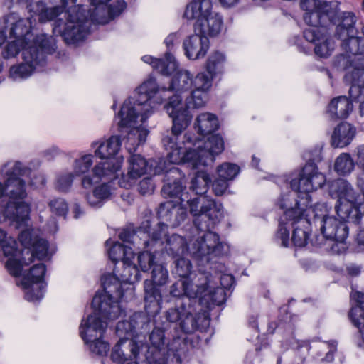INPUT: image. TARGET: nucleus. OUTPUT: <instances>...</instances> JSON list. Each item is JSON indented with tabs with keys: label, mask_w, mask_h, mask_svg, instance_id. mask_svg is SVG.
<instances>
[{
	"label": "nucleus",
	"mask_w": 364,
	"mask_h": 364,
	"mask_svg": "<svg viewBox=\"0 0 364 364\" xmlns=\"http://www.w3.org/2000/svg\"><path fill=\"white\" fill-rule=\"evenodd\" d=\"M355 166V163L348 153H341L335 159L333 169L338 175L346 176L353 171Z\"/></svg>",
	"instance_id": "39"
},
{
	"label": "nucleus",
	"mask_w": 364,
	"mask_h": 364,
	"mask_svg": "<svg viewBox=\"0 0 364 364\" xmlns=\"http://www.w3.org/2000/svg\"><path fill=\"white\" fill-rule=\"evenodd\" d=\"M304 37L314 45L315 54L321 58H327L331 55L335 48V42L328 31L323 32L313 28L304 31Z\"/></svg>",
	"instance_id": "24"
},
{
	"label": "nucleus",
	"mask_w": 364,
	"mask_h": 364,
	"mask_svg": "<svg viewBox=\"0 0 364 364\" xmlns=\"http://www.w3.org/2000/svg\"><path fill=\"white\" fill-rule=\"evenodd\" d=\"M217 172L218 176L231 181L238 175L240 167L235 164L227 162L219 166Z\"/></svg>",
	"instance_id": "47"
},
{
	"label": "nucleus",
	"mask_w": 364,
	"mask_h": 364,
	"mask_svg": "<svg viewBox=\"0 0 364 364\" xmlns=\"http://www.w3.org/2000/svg\"><path fill=\"white\" fill-rule=\"evenodd\" d=\"M210 87L211 79L205 73H198L193 80L189 71L182 70L173 77L168 90L175 93L168 95V102L164 106L173 126L171 134L162 139L170 163L188 164L199 168L212 164L215 156L224 150V141L219 134L210 136L205 142L190 133L181 135L192 119L189 109L205 105Z\"/></svg>",
	"instance_id": "1"
},
{
	"label": "nucleus",
	"mask_w": 364,
	"mask_h": 364,
	"mask_svg": "<svg viewBox=\"0 0 364 364\" xmlns=\"http://www.w3.org/2000/svg\"><path fill=\"white\" fill-rule=\"evenodd\" d=\"M110 0H90V21L98 24H106L115 17L119 16L126 8L123 0H117L109 6Z\"/></svg>",
	"instance_id": "20"
},
{
	"label": "nucleus",
	"mask_w": 364,
	"mask_h": 364,
	"mask_svg": "<svg viewBox=\"0 0 364 364\" xmlns=\"http://www.w3.org/2000/svg\"><path fill=\"white\" fill-rule=\"evenodd\" d=\"M85 198L88 204L91 207L100 208L104 204V202L102 200V199L97 195H96L95 189L92 193L87 194Z\"/></svg>",
	"instance_id": "61"
},
{
	"label": "nucleus",
	"mask_w": 364,
	"mask_h": 364,
	"mask_svg": "<svg viewBox=\"0 0 364 364\" xmlns=\"http://www.w3.org/2000/svg\"><path fill=\"white\" fill-rule=\"evenodd\" d=\"M74 176V173L68 171L60 173L56 178L55 188L60 192L68 191L73 184Z\"/></svg>",
	"instance_id": "51"
},
{
	"label": "nucleus",
	"mask_w": 364,
	"mask_h": 364,
	"mask_svg": "<svg viewBox=\"0 0 364 364\" xmlns=\"http://www.w3.org/2000/svg\"><path fill=\"white\" fill-rule=\"evenodd\" d=\"M150 315L144 312H135L129 318L130 323L134 327V331L146 329L150 323Z\"/></svg>",
	"instance_id": "49"
},
{
	"label": "nucleus",
	"mask_w": 364,
	"mask_h": 364,
	"mask_svg": "<svg viewBox=\"0 0 364 364\" xmlns=\"http://www.w3.org/2000/svg\"><path fill=\"white\" fill-rule=\"evenodd\" d=\"M169 92L165 87H159L151 76L124 101L118 113V127L129 152L146 141L149 132L144 123L154 113L155 105L161 104Z\"/></svg>",
	"instance_id": "3"
},
{
	"label": "nucleus",
	"mask_w": 364,
	"mask_h": 364,
	"mask_svg": "<svg viewBox=\"0 0 364 364\" xmlns=\"http://www.w3.org/2000/svg\"><path fill=\"white\" fill-rule=\"evenodd\" d=\"M184 16L195 19L194 31L201 36H216L223 27V18L217 13L212 12L211 1H204L202 5L191 6L186 9Z\"/></svg>",
	"instance_id": "14"
},
{
	"label": "nucleus",
	"mask_w": 364,
	"mask_h": 364,
	"mask_svg": "<svg viewBox=\"0 0 364 364\" xmlns=\"http://www.w3.org/2000/svg\"><path fill=\"white\" fill-rule=\"evenodd\" d=\"M157 215L163 221L158 223L157 227L152 230L151 242L161 247L162 236L166 235L167 227L176 228L180 225L187 218L188 213L181 202L179 204H174L172 201H167L160 205Z\"/></svg>",
	"instance_id": "15"
},
{
	"label": "nucleus",
	"mask_w": 364,
	"mask_h": 364,
	"mask_svg": "<svg viewBox=\"0 0 364 364\" xmlns=\"http://www.w3.org/2000/svg\"><path fill=\"white\" fill-rule=\"evenodd\" d=\"M301 8L306 12H311L317 9H325L329 8L332 2L323 1L321 0H301Z\"/></svg>",
	"instance_id": "53"
},
{
	"label": "nucleus",
	"mask_w": 364,
	"mask_h": 364,
	"mask_svg": "<svg viewBox=\"0 0 364 364\" xmlns=\"http://www.w3.org/2000/svg\"><path fill=\"white\" fill-rule=\"evenodd\" d=\"M149 239L144 240L143 245L145 248H147L146 251H144L138 255L137 261L143 272L148 271L151 267L156 264H154L155 255L154 254L159 252L158 247L162 248L159 245H154L151 242V233L149 235Z\"/></svg>",
	"instance_id": "36"
},
{
	"label": "nucleus",
	"mask_w": 364,
	"mask_h": 364,
	"mask_svg": "<svg viewBox=\"0 0 364 364\" xmlns=\"http://www.w3.org/2000/svg\"><path fill=\"white\" fill-rule=\"evenodd\" d=\"M194 128L201 136L210 134L218 128V118L211 113H202L196 118Z\"/></svg>",
	"instance_id": "37"
},
{
	"label": "nucleus",
	"mask_w": 364,
	"mask_h": 364,
	"mask_svg": "<svg viewBox=\"0 0 364 364\" xmlns=\"http://www.w3.org/2000/svg\"><path fill=\"white\" fill-rule=\"evenodd\" d=\"M60 3L47 7L43 1H35L26 9L31 16H38L40 22L53 21V33L67 44L84 41L90 32V12L83 5L76 4L77 0H60Z\"/></svg>",
	"instance_id": "4"
},
{
	"label": "nucleus",
	"mask_w": 364,
	"mask_h": 364,
	"mask_svg": "<svg viewBox=\"0 0 364 364\" xmlns=\"http://www.w3.org/2000/svg\"><path fill=\"white\" fill-rule=\"evenodd\" d=\"M350 297L355 301L356 305L351 308L349 317L353 324L358 328L364 341V293L355 291L351 293Z\"/></svg>",
	"instance_id": "34"
},
{
	"label": "nucleus",
	"mask_w": 364,
	"mask_h": 364,
	"mask_svg": "<svg viewBox=\"0 0 364 364\" xmlns=\"http://www.w3.org/2000/svg\"><path fill=\"white\" fill-rule=\"evenodd\" d=\"M121 146V140L118 136H112L106 140L93 141L91 147L95 149V156L106 159L97 163L92 168L93 176H85L82 179V186L90 188L93 183V177L98 179L115 178V174L120 170L123 162L122 157H114Z\"/></svg>",
	"instance_id": "8"
},
{
	"label": "nucleus",
	"mask_w": 364,
	"mask_h": 364,
	"mask_svg": "<svg viewBox=\"0 0 364 364\" xmlns=\"http://www.w3.org/2000/svg\"><path fill=\"white\" fill-rule=\"evenodd\" d=\"M35 45H29L28 43H21V41L13 39L9 42L2 50V56L5 59L15 58L19 53L20 51L23 53V49H30L31 48H39V43L34 42Z\"/></svg>",
	"instance_id": "40"
},
{
	"label": "nucleus",
	"mask_w": 364,
	"mask_h": 364,
	"mask_svg": "<svg viewBox=\"0 0 364 364\" xmlns=\"http://www.w3.org/2000/svg\"><path fill=\"white\" fill-rule=\"evenodd\" d=\"M197 302V300L186 299L176 307L169 309L166 314V321L170 325L178 322L180 328L186 334L207 327L210 322L208 314L196 312L194 306Z\"/></svg>",
	"instance_id": "12"
},
{
	"label": "nucleus",
	"mask_w": 364,
	"mask_h": 364,
	"mask_svg": "<svg viewBox=\"0 0 364 364\" xmlns=\"http://www.w3.org/2000/svg\"><path fill=\"white\" fill-rule=\"evenodd\" d=\"M357 164L363 168L362 172L358 178V186L364 185V145L360 146L357 148L356 151Z\"/></svg>",
	"instance_id": "58"
},
{
	"label": "nucleus",
	"mask_w": 364,
	"mask_h": 364,
	"mask_svg": "<svg viewBox=\"0 0 364 364\" xmlns=\"http://www.w3.org/2000/svg\"><path fill=\"white\" fill-rule=\"evenodd\" d=\"M116 333L124 341L134 334V327L129 321H119L116 326Z\"/></svg>",
	"instance_id": "52"
},
{
	"label": "nucleus",
	"mask_w": 364,
	"mask_h": 364,
	"mask_svg": "<svg viewBox=\"0 0 364 364\" xmlns=\"http://www.w3.org/2000/svg\"><path fill=\"white\" fill-rule=\"evenodd\" d=\"M281 209H285L284 219L279 224V230L275 235V240L281 246L287 247L289 244V232L285 226L284 220L291 222L294 228L291 240L296 247H304L309 238V230L311 225L310 219L302 217L304 213L292 209V200L289 195H282L279 200Z\"/></svg>",
	"instance_id": "9"
},
{
	"label": "nucleus",
	"mask_w": 364,
	"mask_h": 364,
	"mask_svg": "<svg viewBox=\"0 0 364 364\" xmlns=\"http://www.w3.org/2000/svg\"><path fill=\"white\" fill-rule=\"evenodd\" d=\"M341 40V47L353 56L341 55L336 62L346 71L344 80L350 85L349 95L353 100H361L364 96V41L357 34L337 37Z\"/></svg>",
	"instance_id": "7"
},
{
	"label": "nucleus",
	"mask_w": 364,
	"mask_h": 364,
	"mask_svg": "<svg viewBox=\"0 0 364 364\" xmlns=\"http://www.w3.org/2000/svg\"><path fill=\"white\" fill-rule=\"evenodd\" d=\"M326 181V176L318 171L316 164L309 159L301 171L292 173L289 176H282L277 180L279 184L290 187L293 191L304 193L306 200L309 199V193L321 188Z\"/></svg>",
	"instance_id": "13"
},
{
	"label": "nucleus",
	"mask_w": 364,
	"mask_h": 364,
	"mask_svg": "<svg viewBox=\"0 0 364 364\" xmlns=\"http://www.w3.org/2000/svg\"><path fill=\"white\" fill-rule=\"evenodd\" d=\"M353 109V105L346 96H339L331 100L327 107V114L332 120L347 118Z\"/></svg>",
	"instance_id": "32"
},
{
	"label": "nucleus",
	"mask_w": 364,
	"mask_h": 364,
	"mask_svg": "<svg viewBox=\"0 0 364 364\" xmlns=\"http://www.w3.org/2000/svg\"><path fill=\"white\" fill-rule=\"evenodd\" d=\"M46 272V267L43 263L33 265L24 278V284L28 283L38 284L42 282Z\"/></svg>",
	"instance_id": "45"
},
{
	"label": "nucleus",
	"mask_w": 364,
	"mask_h": 364,
	"mask_svg": "<svg viewBox=\"0 0 364 364\" xmlns=\"http://www.w3.org/2000/svg\"><path fill=\"white\" fill-rule=\"evenodd\" d=\"M151 277L154 285H164L168 279V270L162 264H155L151 272Z\"/></svg>",
	"instance_id": "50"
},
{
	"label": "nucleus",
	"mask_w": 364,
	"mask_h": 364,
	"mask_svg": "<svg viewBox=\"0 0 364 364\" xmlns=\"http://www.w3.org/2000/svg\"><path fill=\"white\" fill-rule=\"evenodd\" d=\"M147 364H181L180 358L176 355H173L170 358L164 353L146 355Z\"/></svg>",
	"instance_id": "46"
},
{
	"label": "nucleus",
	"mask_w": 364,
	"mask_h": 364,
	"mask_svg": "<svg viewBox=\"0 0 364 364\" xmlns=\"http://www.w3.org/2000/svg\"><path fill=\"white\" fill-rule=\"evenodd\" d=\"M39 48L23 49L21 63L14 65L9 70V77L21 80L29 77L35 71L40 70L46 63V55L55 51V40L52 36L42 35L37 38Z\"/></svg>",
	"instance_id": "10"
},
{
	"label": "nucleus",
	"mask_w": 364,
	"mask_h": 364,
	"mask_svg": "<svg viewBox=\"0 0 364 364\" xmlns=\"http://www.w3.org/2000/svg\"><path fill=\"white\" fill-rule=\"evenodd\" d=\"M209 47L208 38L196 33L188 36L183 43L186 56L193 60L203 58L209 50Z\"/></svg>",
	"instance_id": "26"
},
{
	"label": "nucleus",
	"mask_w": 364,
	"mask_h": 364,
	"mask_svg": "<svg viewBox=\"0 0 364 364\" xmlns=\"http://www.w3.org/2000/svg\"><path fill=\"white\" fill-rule=\"evenodd\" d=\"M356 133L355 128L348 122H342L335 129L331 136V145L343 148L350 144Z\"/></svg>",
	"instance_id": "33"
},
{
	"label": "nucleus",
	"mask_w": 364,
	"mask_h": 364,
	"mask_svg": "<svg viewBox=\"0 0 364 364\" xmlns=\"http://www.w3.org/2000/svg\"><path fill=\"white\" fill-rule=\"evenodd\" d=\"M312 350V353L314 357L319 358L323 355L325 356L322 358L321 361L331 362L333 360V354L337 350V342L334 340L329 341H313L310 344L309 341H298L296 346V355L303 363L309 353V350Z\"/></svg>",
	"instance_id": "19"
},
{
	"label": "nucleus",
	"mask_w": 364,
	"mask_h": 364,
	"mask_svg": "<svg viewBox=\"0 0 364 364\" xmlns=\"http://www.w3.org/2000/svg\"><path fill=\"white\" fill-rule=\"evenodd\" d=\"M95 191L96 195H97L104 203L110 198L113 193V188L110 182L105 183L97 186L95 188Z\"/></svg>",
	"instance_id": "57"
},
{
	"label": "nucleus",
	"mask_w": 364,
	"mask_h": 364,
	"mask_svg": "<svg viewBox=\"0 0 364 364\" xmlns=\"http://www.w3.org/2000/svg\"><path fill=\"white\" fill-rule=\"evenodd\" d=\"M220 282L221 288L225 289H230L233 285L235 280L234 277L231 274H223L220 277Z\"/></svg>",
	"instance_id": "64"
},
{
	"label": "nucleus",
	"mask_w": 364,
	"mask_h": 364,
	"mask_svg": "<svg viewBox=\"0 0 364 364\" xmlns=\"http://www.w3.org/2000/svg\"><path fill=\"white\" fill-rule=\"evenodd\" d=\"M179 200L181 205L188 208L190 213L195 217L194 229L203 230L210 229L223 217V206L207 196H191L188 192L182 193Z\"/></svg>",
	"instance_id": "11"
},
{
	"label": "nucleus",
	"mask_w": 364,
	"mask_h": 364,
	"mask_svg": "<svg viewBox=\"0 0 364 364\" xmlns=\"http://www.w3.org/2000/svg\"><path fill=\"white\" fill-rule=\"evenodd\" d=\"M147 228L148 226H146L144 228H140L139 230L137 231L136 233L134 234L132 233L128 230H123L119 234V237L121 240L126 242H130V243H135L136 242V239L139 237V235H136V234H141L143 230V234L145 236L146 234V232H149L148 235L151 234L149 231H148Z\"/></svg>",
	"instance_id": "55"
},
{
	"label": "nucleus",
	"mask_w": 364,
	"mask_h": 364,
	"mask_svg": "<svg viewBox=\"0 0 364 364\" xmlns=\"http://www.w3.org/2000/svg\"><path fill=\"white\" fill-rule=\"evenodd\" d=\"M163 242L162 248L158 247L159 251L165 249L168 255H171L173 258L181 257L184 256L185 254L189 252V246H187L186 240L177 234H173L167 237L162 236Z\"/></svg>",
	"instance_id": "30"
},
{
	"label": "nucleus",
	"mask_w": 364,
	"mask_h": 364,
	"mask_svg": "<svg viewBox=\"0 0 364 364\" xmlns=\"http://www.w3.org/2000/svg\"><path fill=\"white\" fill-rule=\"evenodd\" d=\"M94 156L91 154H82L79 158L75 159L73 164V173L75 176H80L87 173L93 164Z\"/></svg>",
	"instance_id": "44"
},
{
	"label": "nucleus",
	"mask_w": 364,
	"mask_h": 364,
	"mask_svg": "<svg viewBox=\"0 0 364 364\" xmlns=\"http://www.w3.org/2000/svg\"><path fill=\"white\" fill-rule=\"evenodd\" d=\"M31 25L32 22L30 18H19L15 14H10L0 19V28L6 30L9 28V38L21 41V43L35 45L36 39L43 34L38 35L33 38L31 33Z\"/></svg>",
	"instance_id": "17"
},
{
	"label": "nucleus",
	"mask_w": 364,
	"mask_h": 364,
	"mask_svg": "<svg viewBox=\"0 0 364 364\" xmlns=\"http://www.w3.org/2000/svg\"><path fill=\"white\" fill-rule=\"evenodd\" d=\"M204 288L199 287V284H193L189 278L179 279L170 287V294L173 297L182 298L177 304L183 302L186 299L196 300L201 294L200 289Z\"/></svg>",
	"instance_id": "28"
},
{
	"label": "nucleus",
	"mask_w": 364,
	"mask_h": 364,
	"mask_svg": "<svg viewBox=\"0 0 364 364\" xmlns=\"http://www.w3.org/2000/svg\"><path fill=\"white\" fill-rule=\"evenodd\" d=\"M341 219L331 216L321 220L320 230L326 239L345 242L349 234V228L345 221L346 219Z\"/></svg>",
	"instance_id": "23"
},
{
	"label": "nucleus",
	"mask_w": 364,
	"mask_h": 364,
	"mask_svg": "<svg viewBox=\"0 0 364 364\" xmlns=\"http://www.w3.org/2000/svg\"><path fill=\"white\" fill-rule=\"evenodd\" d=\"M287 195H289L290 198L292 200V202H295V206L292 207V209L298 210V211H301L304 213L302 217L307 218L311 220V216H313V222L315 224L318 223L320 224L321 220H324V218H327L329 216L328 213V208L326 203H318L315 204L313 207H310L308 208H303L300 207V203L297 200H295V196H291L289 193Z\"/></svg>",
	"instance_id": "35"
},
{
	"label": "nucleus",
	"mask_w": 364,
	"mask_h": 364,
	"mask_svg": "<svg viewBox=\"0 0 364 364\" xmlns=\"http://www.w3.org/2000/svg\"><path fill=\"white\" fill-rule=\"evenodd\" d=\"M49 207L52 213L60 216H65L68 210L67 203L62 198L52 200L49 203Z\"/></svg>",
	"instance_id": "54"
},
{
	"label": "nucleus",
	"mask_w": 364,
	"mask_h": 364,
	"mask_svg": "<svg viewBox=\"0 0 364 364\" xmlns=\"http://www.w3.org/2000/svg\"><path fill=\"white\" fill-rule=\"evenodd\" d=\"M134 257H125L122 267H115L114 275L102 278L104 291L97 294L92 301L94 312L82 319L79 333L90 352L98 355H106L109 349L108 343L102 340L108 323L125 316L120 302L134 297V288L131 284L140 279V272L133 262Z\"/></svg>",
	"instance_id": "2"
},
{
	"label": "nucleus",
	"mask_w": 364,
	"mask_h": 364,
	"mask_svg": "<svg viewBox=\"0 0 364 364\" xmlns=\"http://www.w3.org/2000/svg\"><path fill=\"white\" fill-rule=\"evenodd\" d=\"M39 289H40L38 291V292L36 294L34 293L31 290H28L25 294L26 299L29 301H40L43 296V284H41V286L39 287Z\"/></svg>",
	"instance_id": "63"
},
{
	"label": "nucleus",
	"mask_w": 364,
	"mask_h": 364,
	"mask_svg": "<svg viewBox=\"0 0 364 364\" xmlns=\"http://www.w3.org/2000/svg\"><path fill=\"white\" fill-rule=\"evenodd\" d=\"M169 328L168 322L167 323H164L162 327L156 326L149 336L150 346L144 345L135 340H132L129 346L134 358H136L139 353L144 351V349L146 353V355L162 353L161 351L165 349L166 346V333Z\"/></svg>",
	"instance_id": "18"
},
{
	"label": "nucleus",
	"mask_w": 364,
	"mask_h": 364,
	"mask_svg": "<svg viewBox=\"0 0 364 364\" xmlns=\"http://www.w3.org/2000/svg\"><path fill=\"white\" fill-rule=\"evenodd\" d=\"M30 184L31 186H34L35 188H39L41 186H43L46 183V179L43 174H35L31 173L29 174L31 176ZM28 176V175L27 176Z\"/></svg>",
	"instance_id": "62"
},
{
	"label": "nucleus",
	"mask_w": 364,
	"mask_h": 364,
	"mask_svg": "<svg viewBox=\"0 0 364 364\" xmlns=\"http://www.w3.org/2000/svg\"><path fill=\"white\" fill-rule=\"evenodd\" d=\"M225 62V56L220 52H214L209 57L206 63V70L208 74H206L211 80L213 75L220 73Z\"/></svg>",
	"instance_id": "43"
},
{
	"label": "nucleus",
	"mask_w": 364,
	"mask_h": 364,
	"mask_svg": "<svg viewBox=\"0 0 364 364\" xmlns=\"http://www.w3.org/2000/svg\"><path fill=\"white\" fill-rule=\"evenodd\" d=\"M165 178L168 182L164 185L161 190L164 196L175 198L185 193V177L178 168H171L166 171Z\"/></svg>",
	"instance_id": "29"
},
{
	"label": "nucleus",
	"mask_w": 364,
	"mask_h": 364,
	"mask_svg": "<svg viewBox=\"0 0 364 364\" xmlns=\"http://www.w3.org/2000/svg\"><path fill=\"white\" fill-rule=\"evenodd\" d=\"M356 20L355 16L352 12H344L341 17V22L337 26L336 29V37H343L357 34V29L355 28Z\"/></svg>",
	"instance_id": "38"
},
{
	"label": "nucleus",
	"mask_w": 364,
	"mask_h": 364,
	"mask_svg": "<svg viewBox=\"0 0 364 364\" xmlns=\"http://www.w3.org/2000/svg\"><path fill=\"white\" fill-rule=\"evenodd\" d=\"M5 178V196L8 198L4 215L16 228L27 225L30 207L23 201L26 197V183L21 177L31 173V169L19 161H9L1 170Z\"/></svg>",
	"instance_id": "6"
},
{
	"label": "nucleus",
	"mask_w": 364,
	"mask_h": 364,
	"mask_svg": "<svg viewBox=\"0 0 364 364\" xmlns=\"http://www.w3.org/2000/svg\"><path fill=\"white\" fill-rule=\"evenodd\" d=\"M210 181L209 175L205 171H200L192 178L190 188L195 195L203 196L207 192Z\"/></svg>",
	"instance_id": "41"
},
{
	"label": "nucleus",
	"mask_w": 364,
	"mask_h": 364,
	"mask_svg": "<svg viewBox=\"0 0 364 364\" xmlns=\"http://www.w3.org/2000/svg\"><path fill=\"white\" fill-rule=\"evenodd\" d=\"M124 341H119V342L114 346L111 353V360L114 363H117V364H124L127 362L130 363L131 361H128V359L124 356V352L121 349V345Z\"/></svg>",
	"instance_id": "56"
},
{
	"label": "nucleus",
	"mask_w": 364,
	"mask_h": 364,
	"mask_svg": "<svg viewBox=\"0 0 364 364\" xmlns=\"http://www.w3.org/2000/svg\"><path fill=\"white\" fill-rule=\"evenodd\" d=\"M174 260V269L173 273L178 275L180 279L188 278L191 273V264L190 261L183 257H176Z\"/></svg>",
	"instance_id": "48"
},
{
	"label": "nucleus",
	"mask_w": 364,
	"mask_h": 364,
	"mask_svg": "<svg viewBox=\"0 0 364 364\" xmlns=\"http://www.w3.org/2000/svg\"><path fill=\"white\" fill-rule=\"evenodd\" d=\"M129 166L127 175H123L119 181V184L124 188H129L135 181L146 173L156 175L160 171L156 167L153 168L154 161H147L139 154L132 155L129 161Z\"/></svg>",
	"instance_id": "21"
},
{
	"label": "nucleus",
	"mask_w": 364,
	"mask_h": 364,
	"mask_svg": "<svg viewBox=\"0 0 364 364\" xmlns=\"http://www.w3.org/2000/svg\"><path fill=\"white\" fill-rule=\"evenodd\" d=\"M109 259L115 264L121 261L123 263L125 257H134V254L130 247L116 242L108 250Z\"/></svg>",
	"instance_id": "42"
},
{
	"label": "nucleus",
	"mask_w": 364,
	"mask_h": 364,
	"mask_svg": "<svg viewBox=\"0 0 364 364\" xmlns=\"http://www.w3.org/2000/svg\"><path fill=\"white\" fill-rule=\"evenodd\" d=\"M228 179L218 176L213 183V190L216 196H222L228 187Z\"/></svg>",
	"instance_id": "59"
},
{
	"label": "nucleus",
	"mask_w": 364,
	"mask_h": 364,
	"mask_svg": "<svg viewBox=\"0 0 364 364\" xmlns=\"http://www.w3.org/2000/svg\"><path fill=\"white\" fill-rule=\"evenodd\" d=\"M202 282L199 283V287L204 288L200 289L201 294L198 296V303L207 308H210L213 305L220 306L226 300V293L225 290L220 287H211L209 285L206 277H203Z\"/></svg>",
	"instance_id": "27"
},
{
	"label": "nucleus",
	"mask_w": 364,
	"mask_h": 364,
	"mask_svg": "<svg viewBox=\"0 0 364 364\" xmlns=\"http://www.w3.org/2000/svg\"><path fill=\"white\" fill-rule=\"evenodd\" d=\"M198 235L204 232L202 235H198L191 241L189 245V253L196 259H205L209 262L211 257H218L222 255L223 245L219 241V236L210 229L197 230Z\"/></svg>",
	"instance_id": "16"
},
{
	"label": "nucleus",
	"mask_w": 364,
	"mask_h": 364,
	"mask_svg": "<svg viewBox=\"0 0 364 364\" xmlns=\"http://www.w3.org/2000/svg\"><path fill=\"white\" fill-rule=\"evenodd\" d=\"M154 190V184L151 178L142 179L139 185V191L142 195L151 194Z\"/></svg>",
	"instance_id": "60"
},
{
	"label": "nucleus",
	"mask_w": 364,
	"mask_h": 364,
	"mask_svg": "<svg viewBox=\"0 0 364 364\" xmlns=\"http://www.w3.org/2000/svg\"><path fill=\"white\" fill-rule=\"evenodd\" d=\"M18 239L23 247L21 252L16 240L0 228V261L7 258L6 267L14 277H18L23 267L29 265L35 259L43 260L50 256L48 241L34 234L33 230H23Z\"/></svg>",
	"instance_id": "5"
},
{
	"label": "nucleus",
	"mask_w": 364,
	"mask_h": 364,
	"mask_svg": "<svg viewBox=\"0 0 364 364\" xmlns=\"http://www.w3.org/2000/svg\"><path fill=\"white\" fill-rule=\"evenodd\" d=\"M177 40L178 36L176 33H172L166 38L164 43L168 50H171L172 49L174 46V43ZM141 60L144 63L150 64L154 70L164 75H171L178 67V64L173 55L169 51L166 53L165 58L164 59L154 58L151 55H144L141 58Z\"/></svg>",
	"instance_id": "22"
},
{
	"label": "nucleus",
	"mask_w": 364,
	"mask_h": 364,
	"mask_svg": "<svg viewBox=\"0 0 364 364\" xmlns=\"http://www.w3.org/2000/svg\"><path fill=\"white\" fill-rule=\"evenodd\" d=\"M337 14L336 6L329 5V8L325 9H317L311 12H306L304 15L305 23L310 27L305 30L316 28L319 31L325 32L327 31L324 24L327 21L334 22V18Z\"/></svg>",
	"instance_id": "25"
},
{
	"label": "nucleus",
	"mask_w": 364,
	"mask_h": 364,
	"mask_svg": "<svg viewBox=\"0 0 364 364\" xmlns=\"http://www.w3.org/2000/svg\"><path fill=\"white\" fill-rule=\"evenodd\" d=\"M144 302L146 312L154 316L161 310L162 296L160 290L151 281L146 279L144 282Z\"/></svg>",
	"instance_id": "31"
}]
</instances>
